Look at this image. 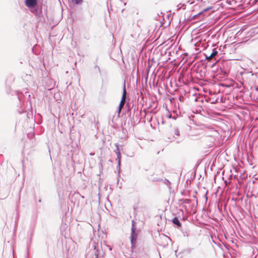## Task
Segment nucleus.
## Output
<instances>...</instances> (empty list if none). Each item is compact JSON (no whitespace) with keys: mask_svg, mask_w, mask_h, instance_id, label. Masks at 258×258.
I'll return each instance as SVG.
<instances>
[{"mask_svg":"<svg viewBox=\"0 0 258 258\" xmlns=\"http://www.w3.org/2000/svg\"><path fill=\"white\" fill-rule=\"evenodd\" d=\"M94 249L92 250V258H103L104 254L101 247L98 245L94 246Z\"/></svg>","mask_w":258,"mask_h":258,"instance_id":"1","label":"nucleus"},{"mask_svg":"<svg viewBox=\"0 0 258 258\" xmlns=\"http://www.w3.org/2000/svg\"><path fill=\"white\" fill-rule=\"evenodd\" d=\"M136 227H135V225L134 221H132V229H131L132 232H131V244H132V246L135 244V241L136 240V237L137 236V234L136 232Z\"/></svg>","mask_w":258,"mask_h":258,"instance_id":"2","label":"nucleus"},{"mask_svg":"<svg viewBox=\"0 0 258 258\" xmlns=\"http://www.w3.org/2000/svg\"><path fill=\"white\" fill-rule=\"evenodd\" d=\"M126 90H125V84H124L123 87V93H122V97H121V100L120 101L119 105L118 106V112L119 114L120 112L122 107L123 106V105L125 104V98H126Z\"/></svg>","mask_w":258,"mask_h":258,"instance_id":"3","label":"nucleus"},{"mask_svg":"<svg viewBox=\"0 0 258 258\" xmlns=\"http://www.w3.org/2000/svg\"><path fill=\"white\" fill-rule=\"evenodd\" d=\"M115 147L116 148V150L115 151V153L117 155V159L116 160H117L118 163V172H120V163H121V154L119 150V147L117 144H115Z\"/></svg>","mask_w":258,"mask_h":258,"instance_id":"4","label":"nucleus"},{"mask_svg":"<svg viewBox=\"0 0 258 258\" xmlns=\"http://www.w3.org/2000/svg\"><path fill=\"white\" fill-rule=\"evenodd\" d=\"M37 3V0H25V5L28 8H34Z\"/></svg>","mask_w":258,"mask_h":258,"instance_id":"5","label":"nucleus"},{"mask_svg":"<svg viewBox=\"0 0 258 258\" xmlns=\"http://www.w3.org/2000/svg\"><path fill=\"white\" fill-rule=\"evenodd\" d=\"M218 54V51L216 50V48L213 49V52L210 54H205V56L206 59H210L214 57Z\"/></svg>","mask_w":258,"mask_h":258,"instance_id":"6","label":"nucleus"},{"mask_svg":"<svg viewBox=\"0 0 258 258\" xmlns=\"http://www.w3.org/2000/svg\"><path fill=\"white\" fill-rule=\"evenodd\" d=\"M172 221L173 224L177 225L178 227H180L181 226V224L177 217H174Z\"/></svg>","mask_w":258,"mask_h":258,"instance_id":"7","label":"nucleus"},{"mask_svg":"<svg viewBox=\"0 0 258 258\" xmlns=\"http://www.w3.org/2000/svg\"><path fill=\"white\" fill-rule=\"evenodd\" d=\"M173 133L175 135L179 136L180 135V132L179 128L177 126L173 127Z\"/></svg>","mask_w":258,"mask_h":258,"instance_id":"8","label":"nucleus"},{"mask_svg":"<svg viewBox=\"0 0 258 258\" xmlns=\"http://www.w3.org/2000/svg\"><path fill=\"white\" fill-rule=\"evenodd\" d=\"M32 13H33L36 16H40L41 13V10L40 9H35L31 11Z\"/></svg>","mask_w":258,"mask_h":258,"instance_id":"9","label":"nucleus"},{"mask_svg":"<svg viewBox=\"0 0 258 258\" xmlns=\"http://www.w3.org/2000/svg\"><path fill=\"white\" fill-rule=\"evenodd\" d=\"M180 202L181 204H189L190 203V200L188 199H182L180 200Z\"/></svg>","mask_w":258,"mask_h":258,"instance_id":"10","label":"nucleus"},{"mask_svg":"<svg viewBox=\"0 0 258 258\" xmlns=\"http://www.w3.org/2000/svg\"><path fill=\"white\" fill-rule=\"evenodd\" d=\"M164 183H165V184L166 185H167L168 186V187L169 188V189H171V186H170L171 182L168 180L165 179Z\"/></svg>","mask_w":258,"mask_h":258,"instance_id":"11","label":"nucleus"},{"mask_svg":"<svg viewBox=\"0 0 258 258\" xmlns=\"http://www.w3.org/2000/svg\"><path fill=\"white\" fill-rule=\"evenodd\" d=\"M72 1L76 5L81 4L83 2V0H72Z\"/></svg>","mask_w":258,"mask_h":258,"instance_id":"12","label":"nucleus"},{"mask_svg":"<svg viewBox=\"0 0 258 258\" xmlns=\"http://www.w3.org/2000/svg\"><path fill=\"white\" fill-rule=\"evenodd\" d=\"M210 9H211V8H206V9H205L203 11V12L207 11H208V10H210Z\"/></svg>","mask_w":258,"mask_h":258,"instance_id":"13","label":"nucleus"},{"mask_svg":"<svg viewBox=\"0 0 258 258\" xmlns=\"http://www.w3.org/2000/svg\"><path fill=\"white\" fill-rule=\"evenodd\" d=\"M253 3L255 4H258V0H254Z\"/></svg>","mask_w":258,"mask_h":258,"instance_id":"14","label":"nucleus"},{"mask_svg":"<svg viewBox=\"0 0 258 258\" xmlns=\"http://www.w3.org/2000/svg\"><path fill=\"white\" fill-rule=\"evenodd\" d=\"M96 68H97L98 70L100 71V69H99V68L98 66H96Z\"/></svg>","mask_w":258,"mask_h":258,"instance_id":"15","label":"nucleus"},{"mask_svg":"<svg viewBox=\"0 0 258 258\" xmlns=\"http://www.w3.org/2000/svg\"><path fill=\"white\" fill-rule=\"evenodd\" d=\"M39 202H41V200H39Z\"/></svg>","mask_w":258,"mask_h":258,"instance_id":"16","label":"nucleus"}]
</instances>
